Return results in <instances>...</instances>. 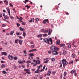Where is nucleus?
Returning <instances> with one entry per match:
<instances>
[{
  "instance_id": "1",
  "label": "nucleus",
  "mask_w": 79,
  "mask_h": 79,
  "mask_svg": "<svg viewBox=\"0 0 79 79\" xmlns=\"http://www.w3.org/2000/svg\"><path fill=\"white\" fill-rule=\"evenodd\" d=\"M43 41L46 43H48L49 44H52L53 43V41L51 38H48L43 39Z\"/></svg>"
},
{
  "instance_id": "2",
  "label": "nucleus",
  "mask_w": 79,
  "mask_h": 79,
  "mask_svg": "<svg viewBox=\"0 0 79 79\" xmlns=\"http://www.w3.org/2000/svg\"><path fill=\"white\" fill-rule=\"evenodd\" d=\"M62 64H63V67L65 68L66 65L68 64V62L66 61V59H64L62 60Z\"/></svg>"
},
{
  "instance_id": "3",
  "label": "nucleus",
  "mask_w": 79,
  "mask_h": 79,
  "mask_svg": "<svg viewBox=\"0 0 79 79\" xmlns=\"http://www.w3.org/2000/svg\"><path fill=\"white\" fill-rule=\"evenodd\" d=\"M62 64H63V67L65 68L66 65L68 64V62L66 61V59H64L62 60Z\"/></svg>"
},
{
  "instance_id": "4",
  "label": "nucleus",
  "mask_w": 79,
  "mask_h": 79,
  "mask_svg": "<svg viewBox=\"0 0 79 79\" xmlns=\"http://www.w3.org/2000/svg\"><path fill=\"white\" fill-rule=\"evenodd\" d=\"M50 50H59V48L56 46H52L50 47Z\"/></svg>"
},
{
  "instance_id": "5",
  "label": "nucleus",
  "mask_w": 79,
  "mask_h": 79,
  "mask_svg": "<svg viewBox=\"0 0 79 79\" xmlns=\"http://www.w3.org/2000/svg\"><path fill=\"white\" fill-rule=\"evenodd\" d=\"M52 54L54 55H58V53L57 52V51L56 50H54L52 52Z\"/></svg>"
},
{
  "instance_id": "6",
  "label": "nucleus",
  "mask_w": 79,
  "mask_h": 79,
  "mask_svg": "<svg viewBox=\"0 0 79 79\" xmlns=\"http://www.w3.org/2000/svg\"><path fill=\"white\" fill-rule=\"evenodd\" d=\"M43 24H47L48 23H49V20L48 19H45L43 21Z\"/></svg>"
},
{
  "instance_id": "7",
  "label": "nucleus",
  "mask_w": 79,
  "mask_h": 79,
  "mask_svg": "<svg viewBox=\"0 0 79 79\" xmlns=\"http://www.w3.org/2000/svg\"><path fill=\"white\" fill-rule=\"evenodd\" d=\"M41 31L42 32H44V33H47L48 32V30H45L44 29H41Z\"/></svg>"
},
{
  "instance_id": "8",
  "label": "nucleus",
  "mask_w": 79,
  "mask_h": 79,
  "mask_svg": "<svg viewBox=\"0 0 79 79\" xmlns=\"http://www.w3.org/2000/svg\"><path fill=\"white\" fill-rule=\"evenodd\" d=\"M24 71H27L26 72V73H27V74H31V72L29 71L30 70H29V69H24Z\"/></svg>"
},
{
  "instance_id": "9",
  "label": "nucleus",
  "mask_w": 79,
  "mask_h": 79,
  "mask_svg": "<svg viewBox=\"0 0 79 79\" xmlns=\"http://www.w3.org/2000/svg\"><path fill=\"white\" fill-rule=\"evenodd\" d=\"M8 58H9V59L10 60H13V56L12 55H11L10 54L8 56Z\"/></svg>"
},
{
  "instance_id": "10",
  "label": "nucleus",
  "mask_w": 79,
  "mask_h": 79,
  "mask_svg": "<svg viewBox=\"0 0 79 79\" xmlns=\"http://www.w3.org/2000/svg\"><path fill=\"white\" fill-rule=\"evenodd\" d=\"M6 9L7 10V11L9 14V15H10V14H11L10 13V9L9 8V7H7Z\"/></svg>"
},
{
  "instance_id": "11",
  "label": "nucleus",
  "mask_w": 79,
  "mask_h": 79,
  "mask_svg": "<svg viewBox=\"0 0 79 79\" xmlns=\"http://www.w3.org/2000/svg\"><path fill=\"white\" fill-rule=\"evenodd\" d=\"M40 73V70H39V69H37V70L35 72V73Z\"/></svg>"
},
{
  "instance_id": "12",
  "label": "nucleus",
  "mask_w": 79,
  "mask_h": 79,
  "mask_svg": "<svg viewBox=\"0 0 79 79\" xmlns=\"http://www.w3.org/2000/svg\"><path fill=\"white\" fill-rule=\"evenodd\" d=\"M32 21H33V22H34V18H31L30 20L29 21V22L31 23V22H32Z\"/></svg>"
},
{
  "instance_id": "13",
  "label": "nucleus",
  "mask_w": 79,
  "mask_h": 79,
  "mask_svg": "<svg viewBox=\"0 0 79 79\" xmlns=\"http://www.w3.org/2000/svg\"><path fill=\"white\" fill-rule=\"evenodd\" d=\"M2 55L6 56L7 55V53L6 52H2Z\"/></svg>"
},
{
  "instance_id": "14",
  "label": "nucleus",
  "mask_w": 79,
  "mask_h": 79,
  "mask_svg": "<svg viewBox=\"0 0 79 79\" xmlns=\"http://www.w3.org/2000/svg\"><path fill=\"white\" fill-rule=\"evenodd\" d=\"M4 18H5V19H9V17L7 15H5L4 17Z\"/></svg>"
},
{
  "instance_id": "15",
  "label": "nucleus",
  "mask_w": 79,
  "mask_h": 79,
  "mask_svg": "<svg viewBox=\"0 0 79 79\" xmlns=\"http://www.w3.org/2000/svg\"><path fill=\"white\" fill-rule=\"evenodd\" d=\"M36 64H39L40 63V61L39 60H37L36 61Z\"/></svg>"
},
{
  "instance_id": "16",
  "label": "nucleus",
  "mask_w": 79,
  "mask_h": 79,
  "mask_svg": "<svg viewBox=\"0 0 79 79\" xmlns=\"http://www.w3.org/2000/svg\"><path fill=\"white\" fill-rule=\"evenodd\" d=\"M37 37H38V38H39V37H42V34H39V35H38L37 36Z\"/></svg>"
},
{
  "instance_id": "17",
  "label": "nucleus",
  "mask_w": 79,
  "mask_h": 79,
  "mask_svg": "<svg viewBox=\"0 0 79 79\" xmlns=\"http://www.w3.org/2000/svg\"><path fill=\"white\" fill-rule=\"evenodd\" d=\"M51 31H52V30L50 29H49L48 30V32H49L48 33V35H50V34H51Z\"/></svg>"
},
{
  "instance_id": "18",
  "label": "nucleus",
  "mask_w": 79,
  "mask_h": 79,
  "mask_svg": "<svg viewBox=\"0 0 79 79\" xmlns=\"http://www.w3.org/2000/svg\"><path fill=\"white\" fill-rule=\"evenodd\" d=\"M74 73H75V71L72 70L70 72V73H71V74H72V75L73 74H74Z\"/></svg>"
},
{
  "instance_id": "19",
  "label": "nucleus",
  "mask_w": 79,
  "mask_h": 79,
  "mask_svg": "<svg viewBox=\"0 0 79 79\" xmlns=\"http://www.w3.org/2000/svg\"><path fill=\"white\" fill-rule=\"evenodd\" d=\"M75 56H76V55L74 54H73L72 55V57L73 58H75Z\"/></svg>"
},
{
  "instance_id": "20",
  "label": "nucleus",
  "mask_w": 79,
  "mask_h": 79,
  "mask_svg": "<svg viewBox=\"0 0 79 79\" xmlns=\"http://www.w3.org/2000/svg\"><path fill=\"white\" fill-rule=\"evenodd\" d=\"M29 0H25V1H23V3H24L25 4H26V2H29Z\"/></svg>"
},
{
  "instance_id": "21",
  "label": "nucleus",
  "mask_w": 79,
  "mask_h": 79,
  "mask_svg": "<svg viewBox=\"0 0 79 79\" xmlns=\"http://www.w3.org/2000/svg\"><path fill=\"white\" fill-rule=\"evenodd\" d=\"M20 30V31H24L25 29L24 28H21L20 27L19 28Z\"/></svg>"
},
{
  "instance_id": "22",
  "label": "nucleus",
  "mask_w": 79,
  "mask_h": 79,
  "mask_svg": "<svg viewBox=\"0 0 79 79\" xmlns=\"http://www.w3.org/2000/svg\"><path fill=\"white\" fill-rule=\"evenodd\" d=\"M48 35L47 34H43V37H47Z\"/></svg>"
},
{
  "instance_id": "23",
  "label": "nucleus",
  "mask_w": 79,
  "mask_h": 79,
  "mask_svg": "<svg viewBox=\"0 0 79 79\" xmlns=\"http://www.w3.org/2000/svg\"><path fill=\"white\" fill-rule=\"evenodd\" d=\"M45 65H44L43 67V69H42L41 70V71H44V70L45 69Z\"/></svg>"
},
{
  "instance_id": "24",
  "label": "nucleus",
  "mask_w": 79,
  "mask_h": 79,
  "mask_svg": "<svg viewBox=\"0 0 79 79\" xmlns=\"http://www.w3.org/2000/svg\"><path fill=\"white\" fill-rule=\"evenodd\" d=\"M29 56H34V54L30 53L29 54Z\"/></svg>"
},
{
  "instance_id": "25",
  "label": "nucleus",
  "mask_w": 79,
  "mask_h": 79,
  "mask_svg": "<svg viewBox=\"0 0 79 79\" xmlns=\"http://www.w3.org/2000/svg\"><path fill=\"white\" fill-rule=\"evenodd\" d=\"M51 74V71H48L47 73L48 76H50V74Z\"/></svg>"
},
{
  "instance_id": "26",
  "label": "nucleus",
  "mask_w": 79,
  "mask_h": 79,
  "mask_svg": "<svg viewBox=\"0 0 79 79\" xmlns=\"http://www.w3.org/2000/svg\"><path fill=\"white\" fill-rule=\"evenodd\" d=\"M26 33L24 32V31H23V36H24V37H26Z\"/></svg>"
},
{
  "instance_id": "27",
  "label": "nucleus",
  "mask_w": 79,
  "mask_h": 79,
  "mask_svg": "<svg viewBox=\"0 0 79 79\" xmlns=\"http://www.w3.org/2000/svg\"><path fill=\"white\" fill-rule=\"evenodd\" d=\"M63 51H64L63 54L64 55H66V54L67 53L66 52L65 50H64Z\"/></svg>"
},
{
  "instance_id": "28",
  "label": "nucleus",
  "mask_w": 79,
  "mask_h": 79,
  "mask_svg": "<svg viewBox=\"0 0 79 79\" xmlns=\"http://www.w3.org/2000/svg\"><path fill=\"white\" fill-rule=\"evenodd\" d=\"M28 58L30 60H32V59H33V57H32V56H29Z\"/></svg>"
},
{
  "instance_id": "29",
  "label": "nucleus",
  "mask_w": 79,
  "mask_h": 79,
  "mask_svg": "<svg viewBox=\"0 0 79 79\" xmlns=\"http://www.w3.org/2000/svg\"><path fill=\"white\" fill-rule=\"evenodd\" d=\"M73 61H72L69 62V64H73Z\"/></svg>"
},
{
  "instance_id": "30",
  "label": "nucleus",
  "mask_w": 79,
  "mask_h": 79,
  "mask_svg": "<svg viewBox=\"0 0 79 79\" xmlns=\"http://www.w3.org/2000/svg\"><path fill=\"white\" fill-rule=\"evenodd\" d=\"M9 16L10 18L11 19H14V18L13 17V16H11V14H10V15H9Z\"/></svg>"
},
{
  "instance_id": "31",
  "label": "nucleus",
  "mask_w": 79,
  "mask_h": 79,
  "mask_svg": "<svg viewBox=\"0 0 79 79\" xmlns=\"http://www.w3.org/2000/svg\"><path fill=\"white\" fill-rule=\"evenodd\" d=\"M67 74V73H66V72H65L64 73V76H66Z\"/></svg>"
},
{
  "instance_id": "32",
  "label": "nucleus",
  "mask_w": 79,
  "mask_h": 79,
  "mask_svg": "<svg viewBox=\"0 0 79 79\" xmlns=\"http://www.w3.org/2000/svg\"><path fill=\"white\" fill-rule=\"evenodd\" d=\"M26 8H27V9H29V8H30V6H28L26 5L25 6Z\"/></svg>"
},
{
  "instance_id": "33",
  "label": "nucleus",
  "mask_w": 79,
  "mask_h": 79,
  "mask_svg": "<svg viewBox=\"0 0 79 79\" xmlns=\"http://www.w3.org/2000/svg\"><path fill=\"white\" fill-rule=\"evenodd\" d=\"M18 41H19V40L18 39H17L16 40H15V44H17V42H18Z\"/></svg>"
},
{
  "instance_id": "34",
  "label": "nucleus",
  "mask_w": 79,
  "mask_h": 79,
  "mask_svg": "<svg viewBox=\"0 0 79 79\" xmlns=\"http://www.w3.org/2000/svg\"><path fill=\"white\" fill-rule=\"evenodd\" d=\"M36 50H31L30 51H29V52H34V51H36Z\"/></svg>"
},
{
  "instance_id": "35",
  "label": "nucleus",
  "mask_w": 79,
  "mask_h": 79,
  "mask_svg": "<svg viewBox=\"0 0 79 79\" xmlns=\"http://www.w3.org/2000/svg\"><path fill=\"white\" fill-rule=\"evenodd\" d=\"M4 3H6V4H8V2L7 0L4 1Z\"/></svg>"
},
{
  "instance_id": "36",
  "label": "nucleus",
  "mask_w": 79,
  "mask_h": 79,
  "mask_svg": "<svg viewBox=\"0 0 79 79\" xmlns=\"http://www.w3.org/2000/svg\"><path fill=\"white\" fill-rule=\"evenodd\" d=\"M22 25H26V23L25 22H22Z\"/></svg>"
},
{
  "instance_id": "37",
  "label": "nucleus",
  "mask_w": 79,
  "mask_h": 79,
  "mask_svg": "<svg viewBox=\"0 0 79 79\" xmlns=\"http://www.w3.org/2000/svg\"><path fill=\"white\" fill-rule=\"evenodd\" d=\"M14 60H18V57H16V56L14 58Z\"/></svg>"
},
{
  "instance_id": "38",
  "label": "nucleus",
  "mask_w": 79,
  "mask_h": 79,
  "mask_svg": "<svg viewBox=\"0 0 79 79\" xmlns=\"http://www.w3.org/2000/svg\"><path fill=\"white\" fill-rule=\"evenodd\" d=\"M49 62V60H47L44 62V63H48Z\"/></svg>"
},
{
  "instance_id": "39",
  "label": "nucleus",
  "mask_w": 79,
  "mask_h": 79,
  "mask_svg": "<svg viewBox=\"0 0 79 79\" xmlns=\"http://www.w3.org/2000/svg\"><path fill=\"white\" fill-rule=\"evenodd\" d=\"M2 73H3V74H7V72L5 71H2Z\"/></svg>"
},
{
  "instance_id": "40",
  "label": "nucleus",
  "mask_w": 79,
  "mask_h": 79,
  "mask_svg": "<svg viewBox=\"0 0 79 79\" xmlns=\"http://www.w3.org/2000/svg\"><path fill=\"white\" fill-rule=\"evenodd\" d=\"M56 44H58V45H60V41H56Z\"/></svg>"
},
{
  "instance_id": "41",
  "label": "nucleus",
  "mask_w": 79,
  "mask_h": 79,
  "mask_svg": "<svg viewBox=\"0 0 79 79\" xmlns=\"http://www.w3.org/2000/svg\"><path fill=\"white\" fill-rule=\"evenodd\" d=\"M13 33H14V31H12L10 32V35H11L13 34Z\"/></svg>"
},
{
  "instance_id": "42",
  "label": "nucleus",
  "mask_w": 79,
  "mask_h": 79,
  "mask_svg": "<svg viewBox=\"0 0 79 79\" xmlns=\"http://www.w3.org/2000/svg\"><path fill=\"white\" fill-rule=\"evenodd\" d=\"M5 65L4 64H2V66H1V68H5Z\"/></svg>"
},
{
  "instance_id": "43",
  "label": "nucleus",
  "mask_w": 79,
  "mask_h": 79,
  "mask_svg": "<svg viewBox=\"0 0 79 79\" xmlns=\"http://www.w3.org/2000/svg\"><path fill=\"white\" fill-rule=\"evenodd\" d=\"M31 63V61H28L26 62L27 63Z\"/></svg>"
},
{
  "instance_id": "44",
  "label": "nucleus",
  "mask_w": 79,
  "mask_h": 79,
  "mask_svg": "<svg viewBox=\"0 0 79 79\" xmlns=\"http://www.w3.org/2000/svg\"><path fill=\"white\" fill-rule=\"evenodd\" d=\"M16 34H17V35H21V33H20V32L19 33H16Z\"/></svg>"
},
{
  "instance_id": "45",
  "label": "nucleus",
  "mask_w": 79,
  "mask_h": 79,
  "mask_svg": "<svg viewBox=\"0 0 79 79\" xmlns=\"http://www.w3.org/2000/svg\"><path fill=\"white\" fill-rule=\"evenodd\" d=\"M52 61H55V58H53L51 59Z\"/></svg>"
},
{
  "instance_id": "46",
  "label": "nucleus",
  "mask_w": 79,
  "mask_h": 79,
  "mask_svg": "<svg viewBox=\"0 0 79 79\" xmlns=\"http://www.w3.org/2000/svg\"><path fill=\"white\" fill-rule=\"evenodd\" d=\"M9 5H10V6L11 7H13V5L11 3H10L9 4Z\"/></svg>"
},
{
  "instance_id": "47",
  "label": "nucleus",
  "mask_w": 79,
  "mask_h": 79,
  "mask_svg": "<svg viewBox=\"0 0 79 79\" xmlns=\"http://www.w3.org/2000/svg\"><path fill=\"white\" fill-rule=\"evenodd\" d=\"M19 43L20 44H22V41L21 40H19Z\"/></svg>"
},
{
  "instance_id": "48",
  "label": "nucleus",
  "mask_w": 79,
  "mask_h": 79,
  "mask_svg": "<svg viewBox=\"0 0 79 79\" xmlns=\"http://www.w3.org/2000/svg\"><path fill=\"white\" fill-rule=\"evenodd\" d=\"M71 44H69V45L68 46V48H71Z\"/></svg>"
},
{
  "instance_id": "49",
  "label": "nucleus",
  "mask_w": 79,
  "mask_h": 79,
  "mask_svg": "<svg viewBox=\"0 0 79 79\" xmlns=\"http://www.w3.org/2000/svg\"><path fill=\"white\" fill-rule=\"evenodd\" d=\"M39 18H36V21H39Z\"/></svg>"
},
{
  "instance_id": "50",
  "label": "nucleus",
  "mask_w": 79,
  "mask_h": 79,
  "mask_svg": "<svg viewBox=\"0 0 79 79\" xmlns=\"http://www.w3.org/2000/svg\"><path fill=\"white\" fill-rule=\"evenodd\" d=\"M18 63H21V64H22L23 63V62L20 61V60H19L18 61Z\"/></svg>"
},
{
  "instance_id": "51",
  "label": "nucleus",
  "mask_w": 79,
  "mask_h": 79,
  "mask_svg": "<svg viewBox=\"0 0 79 79\" xmlns=\"http://www.w3.org/2000/svg\"><path fill=\"white\" fill-rule=\"evenodd\" d=\"M17 27H19V26H20V24L19 23H17Z\"/></svg>"
},
{
  "instance_id": "52",
  "label": "nucleus",
  "mask_w": 79,
  "mask_h": 79,
  "mask_svg": "<svg viewBox=\"0 0 79 79\" xmlns=\"http://www.w3.org/2000/svg\"><path fill=\"white\" fill-rule=\"evenodd\" d=\"M65 14H66V15H69V13H68V12H65Z\"/></svg>"
},
{
  "instance_id": "53",
  "label": "nucleus",
  "mask_w": 79,
  "mask_h": 79,
  "mask_svg": "<svg viewBox=\"0 0 79 79\" xmlns=\"http://www.w3.org/2000/svg\"><path fill=\"white\" fill-rule=\"evenodd\" d=\"M64 44H62L60 45V47H64Z\"/></svg>"
},
{
  "instance_id": "54",
  "label": "nucleus",
  "mask_w": 79,
  "mask_h": 79,
  "mask_svg": "<svg viewBox=\"0 0 79 79\" xmlns=\"http://www.w3.org/2000/svg\"><path fill=\"white\" fill-rule=\"evenodd\" d=\"M36 61V60H33V62H34V63H35V62H36V61Z\"/></svg>"
},
{
  "instance_id": "55",
  "label": "nucleus",
  "mask_w": 79,
  "mask_h": 79,
  "mask_svg": "<svg viewBox=\"0 0 79 79\" xmlns=\"http://www.w3.org/2000/svg\"><path fill=\"white\" fill-rule=\"evenodd\" d=\"M60 63H61V64L60 66V67H62V63H61V62H60Z\"/></svg>"
},
{
  "instance_id": "56",
  "label": "nucleus",
  "mask_w": 79,
  "mask_h": 79,
  "mask_svg": "<svg viewBox=\"0 0 79 79\" xmlns=\"http://www.w3.org/2000/svg\"><path fill=\"white\" fill-rule=\"evenodd\" d=\"M24 53H25V54H26V50H25L24 51H23Z\"/></svg>"
},
{
  "instance_id": "57",
  "label": "nucleus",
  "mask_w": 79,
  "mask_h": 79,
  "mask_svg": "<svg viewBox=\"0 0 79 79\" xmlns=\"http://www.w3.org/2000/svg\"><path fill=\"white\" fill-rule=\"evenodd\" d=\"M37 63L36 64H33V66H37Z\"/></svg>"
},
{
  "instance_id": "58",
  "label": "nucleus",
  "mask_w": 79,
  "mask_h": 79,
  "mask_svg": "<svg viewBox=\"0 0 79 79\" xmlns=\"http://www.w3.org/2000/svg\"><path fill=\"white\" fill-rule=\"evenodd\" d=\"M2 27H3L5 26V25L4 24H2Z\"/></svg>"
},
{
  "instance_id": "59",
  "label": "nucleus",
  "mask_w": 79,
  "mask_h": 79,
  "mask_svg": "<svg viewBox=\"0 0 79 79\" xmlns=\"http://www.w3.org/2000/svg\"><path fill=\"white\" fill-rule=\"evenodd\" d=\"M74 44H75V42L74 41H73V43L72 45H74Z\"/></svg>"
},
{
  "instance_id": "60",
  "label": "nucleus",
  "mask_w": 79,
  "mask_h": 79,
  "mask_svg": "<svg viewBox=\"0 0 79 79\" xmlns=\"http://www.w3.org/2000/svg\"><path fill=\"white\" fill-rule=\"evenodd\" d=\"M30 44H33V41H31L30 42Z\"/></svg>"
},
{
  "instance_id": "61",
  "label": "nucleus",
  "mask_w": 79,
  "mask_h": 79,
  "mask_svg": "<svg viewBox=\"0 0 79 79\" xmlns=\"http://www.w3.org/2000/svg\"><path fill=\"white\" fill-rule=\"evenodd\" d=\"M39 78H40V79H43V77L42 76H41V77H40Z\"/></svg>"
},
{
  "instance_id": "62",
  "label": "nucleus",
  "mask_w": 79,
  "mask_h": 79,
  "mask_svg": "<svg viewBox=\"0 0 79 79\" xmlns=\"http://www.w3.org/2000/svg\"><path fill=\"white\" fill-rule=\"evenodd\" d=\"M4 44L5 45H8V43H5Z\"/></svg>"
},
{
  "instance_id": "63",
  "label": "nucleus",
  "mask_w": 79,
  "mask_h": 79,
  "mask_svg": "<svg viewBox=\"0 0 79 79\" xmlns=\"http://www.w3.org/2000/svg\"><path fill=\"white\" fill-rule=\"evenodd\" d=\"M52 74H55V71H54L52 72Z\"/></svg>"
},
{
  "instance_id": "64",
  "label": "nucleus",
  "mask_w": 79,
  "mask_h": 79,
  "mask_svg": "<svg viewBox=\"0 0 79 79\" xmlns=\"http://www.w3.org/2000/svg\"><path fill=\"white\" fill-rule=\"evenodd\" d=\"M34 79H37V77H34Z\"/></svg>"
}]
</instances>
